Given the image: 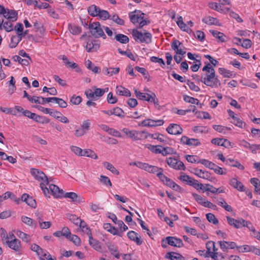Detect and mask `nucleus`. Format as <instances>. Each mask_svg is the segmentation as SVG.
<instances>
[{
  "label": "nucleus",
  "instance_id": "f257e3e1",
  "mask_svg": "<svg viewBox=\"0 0 260 260\" xmlns=\"http://www.w3.org/2000/svg\"><path fill=\"white\" fill-rule=\"evenodd\" d=\"M205 63L206 65L203 67L202 71L206 72V73L205 75L201 76V82L211 87L216 88L220 86V81L216 76L214 68L209 62H205Z\"/></svg>",
  "mask_w": 260,
  "mask_h": 260
},
{
  "label": "nucleus",
  "instance_id": "f03ea898",
  "mask_svg": "<svg viewBox=\"0 0 260 260\" xmlns=\"http://www.w3.org/2000/svg\"><path fill=\"white\" fill-rule=\"evenodd\" d=\"M31 173L37 180L44 181V182L40 183V186L45 196H47V192L49 193L48 188L45 186L49 184V180L47 176L42 171L36 169H32Z\"/></svg>",
  "mask_w": 260,
  "mask_h": 260
},
{
  "label": "nucleus",
  "instance_id": "7ed1b4c3",
  "mask_svg": "<svg viewBox=\"0 0 260 260\" xmlns=\"http://www.w3.org/2000/svg\"><path fill=\"white\" fill-rule=\"evenodd\" d=\"M132 34L136 42L146 44H149L151 42L152 35L149 32L143 33L138 30L137 29H134Z\"/></svg>",
  "mask_w": 260,
  "mask_h": 260
},
{
  "label": "nucleus",
  "instance_id": "20e7f679",
  "mask_svg": "<svg viewBox=\"0 0 260 260\" xmlns=\"http://www.w3.org/2000/svg\"><path fill=\"white\" fill-rule=\"evenodd\" d=\"M88 28L90 30L91 35L94 38L102 37L104 39L106 38V36L103 31L99 22L90 23L88 26Z\"/></svg>",
  "mask_w": 260,
  "mask_h": 260
},
{
  "label": "nucleus",
  "instance_id": "39448f33",
  "mask_svg": "<svg viewBox=\"0 0 260 260\" xmlns=\"http://www.w3.org/2000/svg\"><path fill=\"white\" fill-rule=\"evenodd\" d=\"M135 93L137 98L139 100L153 103L155 105H159L158 100L154 92H151V94L142 93L135 89Z\"/></svg>",
  "mask_w": 260,
  "mask_h": 260
},
{
  "label": "nucleus",
  "instance_id": "423d86ee",
  "mask_svg": "<svg viewBox=\"0 0 260 260\" xmlns=\"http://www.w3.org/2000/svg\"><path fill=\"white\" fill-rule=\"evenodd\" d=\"M168 165L171 168L177 170H185L186 168L183 162L176 158L169 157L166 160Z\"/></svg>",
  "mask_w": 260,
  "mask_h": 260
},
{
  "label": "nucleus",
  "instance_id": "0eeeda50",
  "mask_svg": "<svg viewBox=\"0 0 260 260\" xmlns=\"http://www.w3.org/2000/svg\"><path fill=\"white\" fill-rule=\"evenodd\" d=\"M48 190L49 193L47 192V197H50V193L56 198H61L63 197V190L60 189L55 185L52 184H50Z\"/></svg>",
  "mask_w": 260,
  "mask_h": 260
},
{
  "label": "nucleus",
  "instance_id": "6e6552de",
  "mask_svg": "<svg viewBox=\"0 0 260 260\" xmlns=\"http://www.w3.org/2000/svg\"><path fill=\"white\" fill-rule=\"evenodd\" d=\"M122 132L125 134L129 138L133 140H139L142 139V134H145L144 131L138 132L135 130L131 131L127 128H124Z\"/></svg>",
  "mask_w": 260,
  "mask_h": 260
},
{
  "label": "nucleus",
  "instance_id": "1a4fd4ad",
  "mask_svg": "<svg viewBox=\"0 0 260 260\" xmlns=\"http://www.w3.org/2000/svg\"><path fill=\"white\" fill-rule=\"evenodd\" d=\"M6 243L10 248L14 250L17 254H20L21 253V242L18 239L15 238L11 241L6 240Z\"/></svg>",
  "mask_w": 260,
  "mask_h": 260
},
{
  "label": "nucleus",
  "instance_id": "9d476101",
  "mask_svg": "<svg viewBox=\"0 0 260 260\" xmlns=\"http://www.w3.org/2000/svg\"><path fill=\"white\" fill-rule=\"evenodd\" d=\"M144 15L145 14L141 11L135 10L129 13V17L131 22L134 24H136L144 18Z\"/></svg>",
  "mask_w": 260,
  "mask_h": 260
},
{
  "label": "nucleus",
  "instance_id": "9b49d317",
  "mask_svg": "<svg viewBox=\"0 0 260 260\" xmlns=\"http://www.w3.org/2000/svg\"><path fill=\"white\" fill-rule=\"evenodd\" d=\"M167 132L171 135H180L183 133V129L177 124L171 123L166 129Z\"/></svg>",
  "mask_w": 260,
  "mask_h": 260
},
{
  "label": "nucleus",
  "instance_id": "f8f14e48",
  "mask_svg": "<svg viewBox=\"0 0 260 260\" xmlns=\"http://www.w3.org/2000/svg\"><path fill=\"white\" fill-rule=\"evenodd\" d=\"M167 239L168 241V244L172 246L176 247H182L184 246L182 240L175 237L168 236L167 237Z\"/></svg>",
  "mask_w": 260,
  "mask_h": 260
},
{
  "label": "nucleus",
  "instance_id": "ddd939ff",
  "mask_svg": "<svg viewBox=\"0 0 260 260\" xmlns=\"http://www.w3.org/2000/svg\"><path fill=\"white\" fill-rule=\"evenodd\" d=\"M181 143L183 144L188 146H197L201 144V142L197 139H189L187 136H183L180 140Z\"/></svg>",
  "mask_w": 260,
  "mask_h": 260
},
{
  "label": "nucleus",
  "instance_id": "4468645a",
  "mask_svg": "<svg viewBox=\"0 0 260 260\" xmlns=\"http://www.w3.org/2000/svg\"><path fill=\"white\" fill-rule=\"evenodd\" d=\"M127 236L131 240L134 241L138 245H142L143 242V240L141 239V237L135 231H129L127 233Z\"/></svg>",
  "mask_w": 260,
  "mask_h": 260
},
{
  "label": "nucleus",
  "instance_id": "2eb2a0df",
  "mask_svg": "<svg viewBox=\"0 0 260 260\" xmlns=\"http://www.w3.org/2000/svg\"><path fill=\"white\" fill-rule=\"evenodd\" d=\"M64 198H68L71 200L72 202H76L77 203H80L84 202V198L79 196L76 193L73 192L63 193V197Z\"/></svg>",
  "mask_w": 260,
  "mask_h": 260
},
{
  "label": "nucleus",
  "instance_id": "dca6fc26",
  "mask_svg": "<svg viewBox=\"0 0 260 260\" xmlns=\"http://www.w3.org/2000/svg\"><path fill=\"white\" fill-rule=\"evenodd\" d=\"M192 173L198 176L199 177L207 179V180H210L211 177V174L208 172V171H203L201 169H198L197 168H193Z\"/></svg>",
  "mask_w": 260,
  "mask_h": 260
},
{
  "label": "nucleus",
  "instance_id": "f3484780",
  "mask_svg": "<svg viewBox=\"0 0 260 260\" xmlns=\"http://www.w3.org/2000/svg\"><path fill=\"white\" fill-rule=\"evenodd\" d=\"M226 219L228 220V223L231 225L233 226L236 229H239L243 225V223L242 222V220H244L243 218H240L239 219H234L230 216H226Z\"/></svg>",
  "mask_w": 260,
  "mask_h": 260
},
{
  "label": "nucleus",
  "instance_id": "a211bd4d",
  "mask_svg": "<svg viewBox=\"0 0 260 260\" xmlns=\"http://www.w3.org/2000/svg\"><path fill=\"white\" fill-rule=\"evenodd\" d=\"M182 43L178 40H174L171 44L172 48L175 51L176 54L183 55L185 54L186 52L183 51L181 48H179Z\"/></svg>",
  "mask_w": 260,
  "mask_h": 260
},
{
  "label": "nucleus",
  "instance_id": "6ab92c4d",
  "mask_svg": "<svg viewBox=\"0 0 260 260\" xmlns=\"http://www.w3.org/2000/svg\"><path fill=\"white\" fill-rule=\"evenodd\" d=\"M21 200L25 202L28 206L32 208L36 207V202L32 197L29 196L28 194L24 193L21 197Z\"/></svg>",
  "mask_w": 260,
  "mask_h": 260
},
{
  "label": "nucleus",
  "instance_id": "aec40b11",
  "mask_svg": "<svg viewBox=\"0 0 260 260\" xmlns=\"http://www.w3.org/2000/svg\"><path fill=\"white\" fill-rule=\"evenodd\" d=\"M230 184L235 188L241 191H245V187L241 182L237 180L236 178H233L230 180Z\"/></svg>",
  "mask_w": 260,
  "mask_h": 260
},
{
  "label": "nucleus",
  "instance_id": "412c9836",
  "mask_svg": "<svg viewBox=\"0 0 260 260\" xmlns=\"http://www.w3.org/2000/svg\"><path fill=\"white\" fill-rule=\"evenodd\" d=\"M165 257L171 260H184L185 258L181 254L175 252H168Z\"/></svg>",
  "mask_w": 260,
  "mask_h": 260
},
{
  "label": "nucleus",
  "instance_id": "4be33fe9",
  "mask_svg": "<svg viewBox=\"0 0 260 260\" xmlns=\"http://www.w3.org/2000/svg\"><path fill=\"white\" fill-rule=\"evenodd\" d=\"M202 21L208 24V25H216L218 26H220V24L218 20L214 17H211V16H207L205 18H204L202 19Z\"/></svg>",
  "mask_w": 260,
  "mask_h": 260
},
{
  "label": "nucleus",
  "instance_id": "5701e85b",
  "mask_svg": "<svg viewBox=\"0 0 260 260\" xmlns=\"http://www.w3.org/2000/svg\"><path fill=\"white\" fill-rule=\"evenodd\" d=\"M116 92L120 95H123L126 97H130L131 96V91L128 89L121 86L116 87Z\"/></svg>",
  "mask_w": 260,
  "mask_h": 260
},
{
  "label": "nucleus",
  "instance_id": "b1692460",
  "mask_svg": "<svg viewBox=\"0 0 260 260\" xmlns=\"http://www.w3.org/2000/svg\"><path fill=\"white\" fill-rule=\"evenodd\" d=\"M226 164L232 167H236L241 170H243L244 169V167L241 165L239 161L235 160L233 159H227L226 160Z\"/></svg>",
  "mask_w": 260,
  "mask_h": 260
},
{
  "label": "nucleus",
  "instance_id": "393cba45",
  "mask_svg": "<svg viewBox=\"0 0 260 260\" xmlns=\"http://www.w3.org/2000/svg\"><path fill=\"white\" fill-rule=\"evenodd\" d=\"M87 11L89 15L93 17H95L99 14L100 9L95 5H92L88 7Z\"/></svg>",
  "mask_w": 260,
  "mask_h": 260
},
{
  "label": "nucleus",
  "instance_id": "a878e982",
  "mask_svg": "<svg viewBox=\"0 0 260 260\" xmlns=\"http://www.w3.org/2000/svg\"><path fill=\"white\" fill-rule=\"evenodd\" d=\"M181 175L179 177V179L181 181L186 182L187 184L191 186L193 182H195L196 179L191 178L188 175H185L182 172H181Z\"/></svg>",
  "mask_w": 260,
  "mask_h": 260
},
{
  "label": "nucleus",
  "instance_id": "bb28decb",
  "mask_svg": "<svg viewBox=\"0 0 260 260\" xmlns=\"http://www.w3.org/2000/svg\"><path fill=\"white\" fill-rule=\"evenodd\" d=\"M209 31L215 38L218 39L221 42H225L227 41L225 39L226 37L223 33L214 30H210Z\"/></svg>",
  "mask_w": 260,
  "mask_h": 260
},
{
  "label": "nucleus",
  "instance_id": "cd10ccee",
  "mask_svg": "<svg viewBox=\"0 0 260 260\" xmlns=\"http://www.w3.org/2000/svg\"><path fill=\"white\" fill-rule=\"evenodd\" d=\"M34 26L35 29V31L39 32V35L41 37L44 35L45 32V29L40 22L36 21L34 24Z\"/></svg>",
  "mask_w": 260,
  "mask_h": 260
},
{
  "label": "nucleus",
  "instance_id": "c85d7f7f",
  "mask_svg": "<svg viewBox=\"0 0 260 260\" xmlns=\"http://www.w3.org/2000/svg\"><path fill=\"white\" fill-rule=\"evenodd\" d=\"M68 28L70 32L74 35H77L82 31L81 27L75 24H69Z\"/></svg>",
  "mask_w": 260,
  "mask_h": 260
},
{
  "label": "nucleus",
  "instance_id": "c756f323",
  "mask_svg": "<svg viewBox=\"0 0 260 260\" xmlns=\"http://www.w3.org/2000/svg\"><path fill=\"white\" fill-rule=\"evenodd\" d=\"M32 120L38 123H42V124L48 123L50 121V120L48 118H47L44 116H42L39 115L36 113H35V114H34V116Z\"/></svg>",
  "mask_w": 260,
  "mask_h": 260
},
{
  "label": "nucleus",
  "instance_id": "7c9ffc66",
  "mask_svg": "<svg viewBox=\"0 0 260 260\" xmlns=\"http://www.w3.org/2000/svg\"><path fill=\"white\" fill-rule=\"evenodd\" d=\"M103 165L105 168L109 170L113 174L117 175L119 174V172L111 163L107 161H104L103 162Z\"/></svg>",
  "mask_w": 260,
  "mask_h": 260
},
{
  "label": "nucleus",
  "instance_id": "2f4dec72",
  "mask_svg": "<svg viewBox=\"0 0 260 260\" xmlns=\"http://www.w3.org/2000/svg\"><path fill=\"white\" fill-rule=\"evenodd\" d=\"M21 41V37L18 36H12L11 38V42L9 44V47L11 48H15L18 44Z\"/></svg>",
  "mask_w": 260,
  "mask_h": 260
},
{
  "label": "nucleus",
  "instance_id": "473e14b6",
  "mask_svg": "<svg viewBox=\"0 0 260 260\" xmlns=\"http://www.w3.org/2000/svg\"><path fill=\"white\" fill-rule=\"evenodd\" d=\"M146 148L149 149L151 152L154 153L155 154H161L162 150L158 148V147H162V146L160 145H152L151 144H146L145 145Z\"/></svg>",
  "mask_w": 260,
  "mask_h": 260
},
{
  "label": "nucleus",
  "instance_id": "72a5a7b5",
  "mask_svg": "<svg viewBox=\"0 0 260 260\" xmlns=\"http://www.w3.org/2000/svg\"><path fill=\"white\" fill-rule=\"evenodd\" d=\"M162 152L161 154L163 156H166L168 154H176L177 155V157H179V155L177 153L176 151L172 147H162Z\"/></svg>",
  "mask_w": 260,
  "mask_h": 260
},
{
  "label": "nucleus",
  "instance_id": "f704fd0d",
  "mask_svg": "<svg viewBox=\"0 0 260 260\" xmlns=\"http://www.w3.org/2000/svg\"><path fill=\"white\" fill-rule=\"evenodd\" d=\"M22 221L25 224L31 226L36 227L37 222L35 221L32 219L28 217L27 216H22L21 217Z\"/></svg>",
  "mask_w": 260,
  "mask_h": 260
},
{
  "label": "nucleus",
  "instance_id": "c9c22d12",
  "mask_svg": "<svg viewBox=\"0 0 260 260\" xmlns=\"http://www.w3.org/2000/svg\"><path fill=\"white\" fill-rule=\"evenodd\" d=\"M82 156L90 157L93 159H98V156L92 150L84 149L83 150Z\"/></svg>",
  "mask_w": 260,
  "mask_h": 260
},
{
  "label": "nucleus",
  "instance_id": "e433bc0d",
  "mask_svg": "<svg viewBox=\"0 0 260 260\" xmlns=\"http://www.w3.org/2000/svg\"><path fill=\"white\" fill-rule=\"evenodd\" d=\"M66 216L70 221L77 225L81 223V219L75 215L68 213L66 214Z\"/></svg>",
  "mask_w": 260,
  "mask_h": 260
},
{
  "label": "nucleus",
  "instance_id": "4c0bfd02",
  "mask_svg": "<svg viewBox=\"0 0 260 260\" xmlns=\"http://www.w3.org/2000/svg\"><path fill=\"white\" fill-rule=\"evenodd\" d=\"M92 62L88 59L86 61V67L89 70H91L94 73H100L101 72V68L96 66H92Z\"/></svg>",
  "mask_w": 260,
  "mask_h": 260
},
{
  "label": "nucleus",
  "instance_id": "58836bf2",
  "mask_svg": "<svg viewBox=\"0 0 260 260\" xmlns=\"http://www.w3.org/2000/svg\"><path fill=\"white\" fill-rule=\"evenodd\" d=\"M89 244L92 247H93L95 250L97 251H100L101 250V246L100 245V242L92 238V239L89 240Z\"/></svg>",
  "mask_w": 260,
  "mask_h": 260
},
{
  "label": "nucleus",
  "instance_id": "ea45409f",
  "mask_svg": "<svg viewBox=\"0 0 260 260\" xmlns=\"http://www.w3.org/2000/svg\"><path fill=\"white\" fill-rule=\"evenodd\" d=\"M115 39L122 44H126L129 42L128 37L123 34L117 35L115 36Z\"/></svg>",
  "mask_w": 260,
  "mask_h": 260
},
{
  "label": "nucleus",
  "instance_id": "a19ab883",
  "mask_svg": "<svg viewBox=\"0 0 260 260\" xmlns=\"http://www.w3.org/2000/svg\"><path fill=\"white\" fill-rule=\"evenodd\" d=\"M135 70H137L139 73H141L145 79H147L148 81H150V75L148 72V71L144 68H141L138 66H136L135 68Z\"/></svg>",
  "mask_w": 260,
  "mask_h": 260
},
{
  "label": "nucleus",
  "instance_id": "79ce46f5",
  "mask_svg": "<svg viewBox=\"0 0 260 260\" xmlns=\"http://www.w3.org/2000/svg\"><path fill=\"white\" fill-rule=\"evenodd\" d=\"M7 13L9 14V17H8V20L15 21L17 19V12L14 10H9L8 9Z\"/></svg>",
  "mask_w": 260,
  "mask_h": 260
},
{
  "label": "nucleus",
  "instance_id": "37998d69",
  "mask_svg": "<svg viewBox=\"0 0 260 260\" xmlns=\"http://www.w3.org/2000/svg\"><path fill=\"white\" fill-rule=\"evenodd\" d=\"M232 123L236 126H238L240 128H244L245 129H247L246 124L238 117L235 118V119H234V121L232 122Z\"/></svg>",
  "mask_w": 260,
  "mask_h": 260
},
{
  "label": "nucleus",
  "instance_id": "c03bdc74",
  "mask_svg": "<svg viewBox=\"0 0 260 260\" xmlns=\"http://www.w3.org/2000/svg\"><path fill=\"white\" fill-rule=\"evenodd\" d=\"M17 235L19 238L26 242H29L30 240V236L20 231L17 232Z\"/></svg>",
  "mask_w": 260,
  "mask_h": 260
},
{
  "label": "nucleus",
  "instance_id": "a18cd8bd",
  "mask_svg": "<svg viewBox=\"0 0 260 260\" xmlns=\"http://www.w3.org/2000/svg\"><path fill=\"white\" fill-rule=\"evenodd\" d=\"M209 7L213 10H215L218 12L222 13L224 11V10L221 8V4H218L216 3L211 2L209 4Z\"/></svg>",
  "mask_w": 260,
  "mask_h": 260
},
{
  "label": "nucleus",
  "instance_id": "49530a36",
  "mask_svg": "<svg viewBox=\"0 0 260 260\" xmlns=\"http://www.w3.org/2000/svg\"><path fill=\"white\" fill-rule=\"evenodd\" d=\"M141 125L143 126L153 127L156 126L154 120L147 119L144 120L141 122Z\"/></svg>",
  "mask_w": 260,
  "mask_h": 260
},
{
  "label": "nucleus",
  "instance_id": "de8ad7c7",
  "mask_svg": "<svg viewBox=\"0 0 260 260\" xmlns=\"http://www.w3.org/2000/svg\"><path fill=\"white\" fill-rule=\"evenodd\" d=\"M13 59L15 61H18L22 66H27L29 61L27 59L21 58L19 55H15L13 57Z\"/></svg>",
  "mask_w": 260,
  "mask_h": 260
},
{
  "label": "nucleus",
  "instance_id": "09e8293b",
  "mask_svg": "<svg viewBox=\"0 0 260 260\" xmlns=\"http://www.w3.org/2000/svg\"><path fill=\"white\" fill-rule=\"evenodd\" d=\"M206 216L207 219L209 222L212 223L214 224L218 223V220L213 214L210 213H207Z\"/></svg>",
  "mask_w": 260,
  "mask_h": 260
},
{
  "label": "nucleus",
  "instance_id": "8fccbe9b",
  "mask_svg": "<svg viewBox=\"0 0 260 260\" xmlns=\"http://www.w3.org/2000/svg\"><path fill=\"white\" fill-rule=\"evenodd\" d=\"M250 183L254 186L255 191L258 192L260 190L259 180L256 178H253L251 179Z\"/></svg>",
  "mask_w": 260,
  "mask_h": 260
},
{
  "label": "nucleus",
  "instance_id": "3c124183",
  "mask_svg": "<svg viewBox=\"0 0 260 260\" xmlns=\"http://www.w3.org/2000/svg\"><path fill=\"white\" fill-rule=\"evenodd\" d=\"M100 181L105 185L112 186V183L110 179L104 175H101L100 178Z\"/></svg>",
  "mask_w": 260,
  "mask_h": 260
},
{
  "label": "nucleus",
  "instance_id": "603ef678",
  "mask_svg": "<svg viewBox=\"0 0 260 260\" xmlns=\"http://www.w3.org/2000/svg\"><path fill=\"white\" fill-rule=\"evenodd\" d=\"M118 52L121 54V55H126L128 58H129L133 60H135V58L133 54V53L130 51V50L127 51H122L121 49L118 48Z\"/></svg>",
  "mask_w": 260,
  "mask_h": 260
},
{
  "label": "nucleus",
  "instance_id": "864d4df0",
  "mask_svg": "<svg viewBox=\"0 0 260 260\" xmlns=\"http://www.w3.org/2000/svg\"><path fill=\"white\" fill-rule=\"evenodd\" d=\"M107 246L111 254H114L118 251V247L112 243H107Z\"/></svg>",
  "mask_w": 260,
  "mask_h": 260
},
{
  "label": "nucleus",
  "instance_id": "5fc2aeb1",
  "mask_svg": "<svg viewBox=\"0 0 260 260\" xmlns=\"http://www.w3.org/2000/svg\"><path fill=\"white\" fill-rule=\"evenodd\" d=\"M150 61L153 62L158 63L162 68H164L165 66V62L164 60L161 58L156 56H152L150 57Z\"/></svg>",
  "mask_w": 260,
  "mask_h": 260
},
{
  "label": "nucleus",
  "instance_id": "6e6d98bb",
  "mask_svg": "<svg viewBox=\"0 0 260 260\" xmlns=\"http://www.w3.org/2000/svg\"><path fill=\"white\" fill-rule=\"evenodd\" d=\"M12 21H10L8 20L6 22L3 24L2 27L5 29V30L7 32H10L13 30L12 28L13 24L12 23Z\"/></svg>",
  "mask_w": 260,
  "mask_h": 260
},
{
  "label": "nucleus",
  "instance_id": "4d7b16f0",
  "mask_svg": "<svg viewBox=\"0 0 260 260\" xmlns=\"http://www.w3.org/2000/svg\"><path fill=\"white\" fill-rule=\"evenodd\" d=\"M177 24L179 26V27L180 28V29L184 31L186 30V29L188 27L186 24H185L183 21V18H182V16H179V17L178 18Z\"/></svg>",
  "mask_w": 260,
  "mask_h": 260
},
{
  "label": "nucleus",
  "instance_id": "13d9d810",
  "mask_svg": "<svg viewBox=\"0 0 260 260\" xmlns=\"http://www.w3.org/2000/svg\"><path fill=\"white\" fill-rule=\"evenodd\" d=\"M242 222L243 223L242 226L247 227L249 231H252L253 233H256L254 227L250 221L244 219V220L242 221Z\"/></svg>",
  "mask_w": 260,
  "mask_h": 260
},
{
  "label": "nucleus",
  "instance_id": "bf43d9fd",
  "mask_svg": "<svg viewBox=\"0 0 260 260\" xmlns=\"http://www.w3.org/2000/svg\"><path fill=\"white\" fill-rule=\"evenodd\" d=\"M100 17V18L105 20L110 18V15L109 12L106 10L100 9V12L99 14L98 15Z\"/></svg>",
  "mask_w": 260,
  "mask_h": 260
},
{
  "label": "nucleus",
  "instance_id": "052dcab7",
  "mask_svg": "<svg viewBox=\"0 0 260 260\" xmlns=\"http://www.w3.org/2000/svg\"><path fill=\"white\" fill-rule=\"evenodd\" d=\"M113 115L120 117H124V114L123 111L119 107H115L113 109Z\"/></svg>",
  "mask_w": 260,
  "mask_h": 260
},
{
  "label": "nucleus",
  "instance_id": "680f3d73",
  "mask_svg": "<svg viewBox=\"0 0 260 260\" xmlns=\"http://www.w3.org/2000/svg\"><path fill=\"white\" fill-rule=\"evenodd\" d=\"M111 19L113 21L117 24L120 25H123L124 24V21L123 19L120 18L118 15L117 14L113 15L111 17Z\"/></svg>",
  "mask_w": 260,
  "mask_h": 260
},
{
  "label": "nucleus",
  "instance_id": "e2e57ef3",
  "mask_svg": "<svg viewBox=\"0 0 260 260\" xmlns=\"http://www.w3.org/2000/svg\"><path fill=\"white\" fill-rule=\"evenodd\" d=\"M219 73L223 76L224 77H230L232 76V74L230 71L227 70L224 68H220L218 69Z\"/></svg>",
  "mask_w": 260,
  "mask_h": 260
},
{
  "label": "nucleus",
  "instance_id": "0e129e2a",
  "mask_svg": "<svg viewBox=\"0 0 260 260\" xmlns=\"http://www.w3.org/2000/svg\"><path fill=\"white\" fill-rule=\"evenodd\" d=\"M81 101V97L80 96H76L75 95H73L70 99V102L76 105H79Z\"/></svg>",
  "mask_w": 260,
  "mask_h": 260
},
{
  "label": "nucleus",
  "instance_id": "69168bd1",
  "mask_svg": "<svg viewBox=\"0 0 260 260\" xmlns=\"http://www.w3.org/2000/svg\"><path fill=\"white\" fill-rule=\"evenodd\" d=\"M157 140L165 144H170V142L171 141L169 138L165 137L164 135L159 133L158 135Z\"/></svg>",
  "mask_w": 260,
  "mask_h": 260
},
{
  "label": "nucleus",
  "instance_id": "338daca9",
  "mask_svg": "<svg viewBox=\"0 0 260 260\" xmlns=\"http://www.w3.org/2000/svg\"><path fill=\"white\" fill-rule=\"evenodd\" d=\"M209 255L215 260H224V256L218 252H212Z\"/></svg>",
  "mask_w": 260,
  "mask_h": 260
},
{
  "label": "nucleus",
  "instance_id": "774afa93",
  "mask_svg": "<svg viewBox=\"0 0 260 260\" xmlns=\"http://www.w3.org/2000/svg\"><path fill=\"white\" fill-rule=\"evenodd\" d=\"M107 101L109 104H114L117 102V99L116 96H113L112 92H109L107 96Z\"/></svg>",
  "mask_w": 260,
  "mask_h": 260
}]
</instances>
